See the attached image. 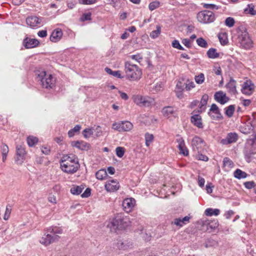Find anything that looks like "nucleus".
Listing matches in <instances>:
<instances>
[{
  "label": "nucleus",
  "mask_w": 256,
  "mask_h": 256,
  "mask_svg": "<svg viewBox=\"0 0 256 256\" xmlns=\"http://www.w3.org/2000/svg\"><path fill=\"white\" fill-rule=\"evenodd\" d=\"M248 8H246L244 10V12L246 14H250L252 16H255L256 15V10H254V6H250V4L248 6Z\"/></svg>",
  "instance_id": "obj_46"
},
{
  "label": "nucleus",
  "mask_w": 256,
  "mask_h": 256,
  "mask_svg": "<svg viewBox=\"0 0 256 256\" xmlns=\"http://www.w3.org/2000/svg\"><path fill=\"white\" fill-rule=\"evenodd\" d=\"M84 187L81 186H74L70 188V192L72 194L74 195H78L80 194L84 190Z\"/></svg>",
  "instance_id": "obj_33"
},
{
  "label": "nucleus",
  "mask_w": 256,
  "mask_h": 256,
  "mask_svg": "<svg viewBox=\"0 0 256 256\" xmlns=\"http://www.w3.org/2000/svg\"><path fill=\"white\" fill-rule=\"evenodd\" d=\"M255 86L250 80H246L242 86L241 91L242 94L250 96L252 94L254 90Z\"/></svg>",
  "instance_id": "obj_10"
},
{
  "label": "nucleus",
  "mask_w": 256,
  "mask_h": 256,
  "mask_svg": "<svg viewBox=\"0 0 256 256\" xmlns=\"http://www.w3.org/2000/svg\"><path fill=\"white\" fill-rule=\"evenodd\" d=\"M182 44L188 48L192 47L191 42L190 40L188 38H184L182 40Z\"/></svg>",
  "instance_id": "obj_56"
},
{
  "label": "nucleus",
  "mask_w": 256,
  "mask_h": 256,
  "mask_svg": "<svg viewBox=\"0 0 256 256\" xmlns=\"http://www.w3.org/2000/svg\"><path fill=\"white\" fill-rule=\"evenodd\" d=\"M197 44L203 48H206L208 46L206 41L202 38H199L196 40Z\"/></svg>",
  "instance_id": "obj_40"
},
{
  "label": "nucleus",
  "mask_w": 256,
  "mask_h": 256,
  "mask_svg": "<svg viewBox=\"0 0 256 256\" xmlns=\"http://www.w3.org/2000/svg\"><path fill=\"white\" fill-rule=\"evenodd\" d=\"M72 146L82 150H87L90 148L89 144L84 141H74L72 142Z\"/></svg>",
  "instance_id": "obj_20"
},
{
  "label": "nucleus",
  "mask_w": 256,
  "mask_h": 256,
  "mask_svg": "<svg viewBox=\"0 0 256 256\" xmlns=\"http://www.w3.org/2000/svg\"><path fill=\"white\" fill-rule=\"evenodd\" d=\"M134 102L140 106L148 107L154 105V100L149 96L136 95L134 96Z\"/></svg>",
  "instance_id": "obj_6"
},
{
  "label": "nucleus",
  "mask_w": 256,
  "mask_h": 256,
  "mask_svg": "<svg viewBox=\"0 0 256 256\" xmlns=\"http://www.w3.org/2000/svg\"><path fill=\"white\" fill-rule=\"evenodd\" d=\"M202 224L204 230H206L209 232L214 230L218 228V224L216 220L210 221L209 220H202Z\"/></svg>",
  "instance_id": "obj_12"
},
{
  "label": "nucleus",
  "mask_w": 256,
  "mask_h": 256,
  "mask_svg": "<svg viewBox=\"0 0 256 256\" xmlns=\"http://www.w3.org/2000/svg\"><path fill=\"white\" fill-rule=\"evenodd\" d=\"M105 71L108 74L112 75L116 78H124V76L121 75L120 71V70L114 71L110 68H106Z\"/></svg>",
  "instance_id": "obj_32"
},
{
  "label": "nucleus",
  "mask_w": 256,
  "mask_h": 256,
  "mask_svg": "<svg viewBox=\"0 0 256 256\" xmlns=\"http://www.w3.org/2000/svg\"><path fill=\"white\" fill-rule=\"evenodd\" d=\"M208 99V96L207 94H204L202 96L200 104H199L200 108V110H198L199 112H202L205 109V106L207 104Z\"/></svg>",
  "instance_id": "obj_30"
},
{
  "label": "nucleus",
  "mask_w": 256,
  "mask_h": 256,
  "mask_svg": "<svg viewBox=\"0 0 256 256\" xmlns=\"http://www.w3.org/2000/svg\"><path fill=\"white\" fill-rule=\"evenodd\" d=\"M122 132L129 131L133 127L132 124L128 121L122 122Z\"/></svg>",
  "instance_id": "obj_36"
},
{
  "label": "nucleus",
  "mask_w": 256,
  "mask_h": 256,
  "mask_svg": "<svg viewBox=\"0 0 256 256\" xmlns=\"http://www.w3.org/2000/svg\"><path fill=\"white\" fill-rule=\"evenodd\" d=\"M198 154H196V158L200 160L206 162L208 160V158L207 156L202 154L200 153V152H196Z\"/></svg>",
  "instance_id": "obj_50"
},
{
  "label": "nucleus",
  "mask_w": 256,
  "mask_h": 256,
  "mask_svg": "<svg viewBox=\"0 0 256 256\" xmlns=\"http://www.w3.org/2000/svg\"><path fill=\"white\" fill-rule=\"evenodd\" d=\"M195 81L198 84H202L204 80V74L202 73L195 76Z\"/></svg>",
  "instance_id": "obj_48"
},
{
  "label": "nucleus",
  "mask_w": 256,
  "mask_h": 256,
  "mask_svg": "<svg viewBox=\"0 0 256 256\" xmlns=\"http://www.w3.org/2000/svg\"><path fill=\"white\" fill-rule=\"evenodd\" d=\"M236 81L232 77H230V80L226 84V87L227 88L228 92L232 94H236L237 93L236 89Z\"/></svg>",
  "instance_id": "obj_19"
},
{
  "label": "nucleus",
  "mask_w": 256,
  "mask_h": 256,
  "mask_svg": "<svg viewBox=\"0 0 256 256\" xmlns=\"http://www.w3.org/2000/svg\"><path fill=\"white\" fill-rule=\"evenodd\" d=\"M81 126L80 124L76 125L73 128L70 129L68 132V136L70 138L73 137L74 135L78 134L81 129Z\"/></svg>",
  "instance_id": "obj_34"
},
{
  "label": "nucleus",
  "mask_w": 256,
  "mask_h": 256,
  "mask_svg": "<svg viewBox=\"0 0 256 256\" xmlns=\"http://www.w3.org/2000/svg\"><path fill=\"white\" fill-rule=\"evenodd\" d=\"M94 131L96 132V136H101L102 133V130H101V128L100 126H98L96 128Z\"/></svg>",
  "instance_id": "obj_64"
},
{
  "label": "nucleus",
  "mask_w": 256,
  "mask_h": 256,
  "mask_svg": "<svg viewBox=\"0 0 256 256\" xmlns=\"http://www.w3.org/2000/svg\"><path fill=\"white\" fill-rule=\"evenodd\" d=\"M40 44L38 40L36 38H26L22 42V44L26 48H31L37 46Z\"/></svg>",
  "instance_id": "obj_17"
},
{
  "label": "nucleus",
  "mask_w": 256,
  "mask_h": 256,
  "mask_svg": "<svg viewBox=\"0 0 256 256\" xmlns=\"http://www.w3.org/2000/svg\"><path fill=\"white\" fill-rule=\"evenodd\" d=\"M91 194V190L90 188H86L84 192L82 194L81 196L83 198H88Z\"/></svg>",
  "instance_id": "obj_57"
},
{
  "label": "nucleus",
  "mask_w": 256,
  "mask_h": 256,
  "mask_svg": "<svg viewBox=\"0 0 256 256\" xmlns=\"http://www.w3.org/2000/svg\"><path fill=\"white\" fill-rule=\"evenodd\" d=\"M60 168L62 170L68 174H74L76 172L79 167L78 162H60Z\"/></svg>",
  "instance_id": "obj_8"
},
{
  "label": "nucleus",
  "mask_w": 256,
  "mask_h": 256,
  "mask_svg": "<svg viewBox=\"0 0 256 256\" xmlns=\"http://www.w3.org/2000/svg\"><path fill=\"white\" fill-rule=\"evenodd\" d=\"M185 88V82L178 80L176 84V90H184Z\"/></svg>",
  "instance_id": "obj_51"
},
{
  "label": "nucleus",
  "mask_w": 256,
  "mask_h": 256,
  "mask_svg": "<svg viewBox=\"0 0 256 256\" xmlns=\"http://www.w3.org/2000/svg\"><path fill=\"white\" fill-rule=\"evenodd\" d=\"M46 233L40 240V242L44 245L48 246L58 240L60 236L57 234H62V229L60 227L52 226L44 230Z\"/></svg>",
  "instance_id": "obj_2"
},
{
  "label": "nucleus",
  "mask_w": 256,
  "mask_h": 256,
  "mask_svg": "<svg viewBox=\"0 0 256 256\" xmlns=\"http://www.w3.org/2000/svg\"><path fill=\"white\" fill-rule=\"evenodd\" d=\"M116 246L120 250H126L132 247L133 244L130 240H118Z\"/></svg>",
  "instance_id": "obj_14"
},
{
  "label": "nucleus",
  "mask_w": 256,
  "mask_h": 256,
  "mask_svg": "<svg viewBox=\"0 0 256 256\" xmlns=\"http://www.w3.org/2000/svg\"><path fill=\"white\" fill-rule=\"evenodd\" d=\"M135 200L132 198H130L124 200L122 205L124 210L126 212H129L132 210L135 206Z\"/></svg>",
  "instance_id": "obj_15"
},
{
  "label": "nucleus",
  "mask_w": 256,
  "mask_h": 256,
  "mask_svg": "<svg viewBox=\"0 0 256 256\" xmlns=\"http://www.w3.org/2000/svg\"><path fill=\"white\" fill-rule=\"evenodd\" d=\"M26 22L30 28H34L41 24L42 18L34 16H30L26 18Z\"/></svg>",
  "instance_id": "obj_16"
},
{
  "label": "nucleus",
  "mask_w": 256,
  "mask_h": 256,
  "mask_svg": "<svg viewBox=\"0 0 256 256\" xmlns=\"http://www.w3.org/2000/svg\"><path fill=\"white\" fill-rule=\"evenodd\" d=\"M190 218L188 216H186L183 218H178L174 220L173 223L180 227L186 224L189 222Z\"/></svg>",
  "instance_id": "obj_25"
},
{
  "label": "nucleus",
  "mask_w": 256,
  "mask_h": 256,
  "mask_svg": "<svg viewBox=\"0 0 256 256\" xmlns=\"http://www.w3.org/2000/svg\"><path fill=\"white\" fill-rule=\"evenodd\" d=\"M38 36H40V38H44V37L46 36H47V31H46V30H40L38 32Z\"/></svg>",
  "instance_id": "obj_62"
},
{
  "label": "nucleus",
  "mask_w": 256,
  "mask_h": 256,
  "mask_svg": "<svg viewBox=\"0 0 256 256\" xmlns=\"http://www.w3.org/2000/svg\"><path fill=\"white\" fill-rule=\"evenodd\" d=\"M130 57L136 61L140 62L142 60V58L140 54H134L130 56Z\"/></svg>",
  "instance_id": "obj_58"
},
{
  "label": "nucleus",
  "mask_w": 256,
  "mask_h": 256,
  "mask_svg": "<svg viewBox=\"0 0 256 256\" xmlns=\"http://www.w3.org/2000/svg\"><path fill=\"white\" fill-rule=\"evenodd\" d=\"M62 36V32L60 28L55 29L52 33L50 39L52 42H58Z\"/></svg>",
  "instance_id": "obj_21"
},
{
  "label": "nucleus",
  "mask_w": 256,
  "mask_h": 256,
  "mask_svg": "<svg viewBox=\"0 0 256 256\" xmlns=\"http://www.w3.org/2000/svg\"><path fill=\"white\" fill-rule=\"evenodd\" d=\"M96 2V0H79L80 3L82 4H92Z\"/></svg>",
  "instance_id": "obj_59"
},
{
  "label": "nucleus",
  "mask_w": 256,
  "mask_h": 256,
  "mask_svg": "<svg viewBox=\"0 0 256 256\" xmlns=\"http://www.w3.org/2000/svg\"><path fill=\"white\" fill-rule=\"evenodd\" d=\"M235 24V20L233 18L228 17L225 20V25L229 28L232 27Z\"/></svg>",
  "instance_id": "obj_43"
},
{
  "label": "nucleus",
  "mask_w": 256,
  "mask_h": 256,
  "mask_svg": "<svg viewBox=\"0 0 256 256\" xmlns=\"http://www.w3.org/2000/svg\"><path fill=\"white\" fill-rule=\"evenodd\" d=\"M130 224L129 219L122 214L116 216L108 225L112 232H116L125 228Z\"/></svg>",
  "instance_id": "obj_3"
},
{
  "label": "nucleus",
  "mask_w": 256,
  "mask_h": 256,
  "mask_svg": "<svg viewBox=\"0 0 256 256\" xmlns=\"http://www.w3.org/2000/svg\"><path fill=\"white\" fill-rule=\"evenodd\" d=\"M125 71L128 78L132 80H136L140 78L142 72L138 66L130 62L125 64Z\"/></svg>",
  "instance_id": "obj_5"
},
{
  "label": "nucleus",
  "mask_w": 256,
  "mask_h": 256,
  "mask_svg": "<svg viewBox=\"0 0 256 256\" xmlns=\"http://www.w3.org/2000/svg\"><path fill=\"white\" fill-rule=\"evenodd\" d=\"M160 33V27L156 26V30L152 31L150 34V36L152 38H156L158 37Z\"/></svg>",
  "instance_id": "obj_42"
},
{
  "label": "nucleus",
  "mask_w": 256,
  "mask_h": 256,
  "mask_svg": "<svg viewBox=\"0 0 256 256\" xmlns=\"http://www.w3.org/2000/svg\"><path fill=\"white\" fill-rule=\"evenodd\" d=\"M108 176L107 172L104 169H101L98 170L96 174V178L100 180H103Z\"/></svg>",
  "instance_id": "obj_35"
},
{
  "label": "nucleus",
  "mask_w": 256,
  "mask_h": 256,
  "mask_svg": "<svg viewBox=\"0 0 256 256\" xmlns=\"http://www.w3.org/2000/svg\"><path fill=\"white\" fill-rule=\"evenodd\" d=\"M235 111V105L232 104L228 106L225 110V114L228 118H231Z\"/></svg>",
  "instance_id": "obj_38"
},
{
  "label": "nucleus",
  "mask_w": 256,
  "mask_h": 256,
  "mask_svg": "<svg viewBox=\"0 0 256 256\" xmlns=\"http://www.w3.org/2000/svg\"><path fill=\"white\" fill-rule=\"evenodd\" d=\"M11 206L10 205L6 206V212L4 216V220H7L9 218L10 214L11 212Z\"/></svg>",
  "instance_id": "obj_52"
},
{
  "label": "nucleus",
  "mask_w": 256,
  "mask_h": 256,
  "mask_svg": "<svg viewBox=\"0 0 256 256\" xmlns=\"http://www.w3.org/2000/svg\"><path fill=\"white\" fill-rule=\"evenodd\" d=\"M204 7L208 9H214L216 7V6L214 4H204Z\"/></svg>",
  "instance_id": "obj_63"
},
{
  "label": "nucleus",
  "mask_w": 256,
  "mask_h": 256,
  "mask_svg": "<svg viewBox=\"0 0 256 256\" xmlns=\"http://www.w3.org/2000/svg\"><path fill=\"white\" fill-rule=\"evenodd\" d=\"M195 86V84L194 82H189L188 84L185 83V88L186 90H190L192 88Z\"/></svg>",
  "instance_id": "obj_61"
},
{
  "label": "nucleus",
  "mask_w": 256,
  "mask_h": 256,
  "mask_svg": "<svg viewBox=\"0 0 256 256\" xmlns=\"http://www.w3.org/2000/svg\"><path fill=\"white\" fill-rule=\"evenodd\" d=\"M248 174L244 172L240 169H237L234 172V176L238 179L244 178H246Z\"/></svg>",
  "instance_id": "obj_37"
},
{
  "label": "nucleus",
  "mask_w": 256,
  "mask_h": 256,
  "mask_svg": "<svg viewBox=\"0 0 256 256\" xmlns=\"http://www.w3.org/2000/svg\"><path fill=\"white\" fill-rule=\"evenodd\" d=\"M214 100L222 104H224V92L222 90L216 92L214 94Z\"/></svg>",
  "instance_id": "obj_27"
},
{
  "label": "nucleus",
  "mask_w": 256,
  "mask_h": 256,
  "mask_svg": "<svg viewBox=\"0 0 256 256\" xmlns=\"http://www.w3.org/2000/svg\"><path fill=\"white\" fill-rule=\"evenodd\" d=\"M38 142V138L36 137L30 136L27 138V143L28 145L32 147L34 146Z\"/></svg>",
  "instance_id": "obj_39"
},
{
  "label": "nucleus",
  "mask_w": 256,
  "mask_h": 256,
  "mask_svg": "<svg viewBox=\"0 0 256 256\" xmlns=\"http://www.w3.org/2000/svg\"><path fill=\"white\" fill-rule=\"evenodd\" d=\"M78 160H76L75 156L74 155H65L60 160V163H66V162H77Z\"/></svg>",
  "instance_id": "obj_28"
},
{
  "label": "nucleus",
  "mask_w": 256,
  "mask_h": 256,
  "mask_svg": "<svg viewBox=\"0 0 256 256\" xmlns=\"http://www.w3.org/2000/svg\"><path fill=\"white\" fill-rule=\"evenodd\" d=\"M2 154H7L8 152V148L7 145L2 144L1 146Z\"/></svg>",
  "instance_id": "obj_60"
},
{
  "label": "nucleus",
  "mask_w": 256,
  "mask_h": 256,
  "mask_svg": "<svg viewBox=\"0 0 256 256\" xmlns=\"http://www.w3.org/2000/svg\"><path fill=\"white\" fill-rule=\"evenodd\" d=\"M124 152L125 149L123 147L118 146L117 147L116 149V154L118 158H122L124 156Z\"/></svg>",
  "instance_id": "obj_45"
},
{
  "label": "nucleus",
  "mask_w": 256,
  "mask_h": 256,
  "mask_svg": "<svg viewBox=\"0 0 256 256\" xmlns=\"http://www.w3.org/2000/svg\"><path fill=\"white\" fill-rule=\"evenodd\" d=\"M91 13L90 12H86L84 14L82 17L81 20L82 21L89 20H91Z\"/></svg>",
  "instance_id": "obj_53"
},
{
  "label": "nucleus",
  "mask_w": 256,
  "mask_h": 256,
  "mask_svg": "<svg viewBox=\"0 0 256 256\" xmlns=\"http://www.w3.org/2000/svg\"><path fill=\"white\" fill-rule=\"evenodd\" d=\"M238 138V134L236 132L228 133L225 138V144L236 142Z\"/></svg>",
  "instance_id": "obj_24"
},
{
  "label": "nucleus",
  "mask_w": 256,
  "mask_h": 256,
  "mask_svg": "<svg viewBox=\"0 0 256 256\" xmlns=\"http://www.w3.org/2000/svg\"><path fill=\"white\" fill-rule=\"evenodd\" d=\"M191 122L196 126L199 128H203V124L202 122L201 116L198 114L193 115L190 118Z\"/></svg>",
  "instance_id": "obj_23"
},
{
  "label": "nucleus",
  "mask_w": 256,
  "mask_h": 256,
  "mask_svg": "<svg viewBox=\"0 0 256 256\" xmlns=\"http://www.w3.org/2000/svg\"><path fill=\"white\" fill-rule=\"evenodd\" d=\"M208 115L214 120H220L222 118V116L217 105L212 104L208 112Z\"/></svg>",
  "instance_id": "obj_11"
},
{
  "label": "nucleus",
  "mask_w": 256,
  "mask_h": 256,
  "mask_svg": "<svg viewBox=\"0 0 256 256\" xmlns=\"http://www.w3.org/2000/svg\"><path fill=\"white\" fill-rule=\"evenodd\" d=\"M122 122L119 123L115 122L112 124V128L118 132H122Z\"/></svg>",
  "instance_id": "obj_54"
},
{
  "label": "nucleus",
  "mask_w": 256,
  "mask_h": 256,
  "mask_svg": "<svg viewBox=\"0 0 256 256\" xmlns=\"http://www.w3.org/2000/svg\"><path fill=\"white\" fill-rule=\"evenodd\" d=\"M154 140V136L152 134L146 133L145 134L146 145L148 146Z\"/></svg>",
  "instance_id": "obj_41"
},
{
  "label": "nucleus",
  "mask_w": 256,
  "mask_h": 256,
  "mask_svg": "<svg viewBox=\"0 0 256 256\" xmlns=\"http://www.w3.org/2000/svg\"><path fill=\"white\" fill-rule=\"evenodd\" d=\"M92 128H86L82 131V134L85 138H88L93 134Z\"/></svg>",
  "instance_id": "obj_49"
},
{
  "label": "nucleus",
  "mask_w": 256,
  "mask_h": 256,
  "mask_svg": "<svg viewBox=\"0 0 256 256\" xmlns=\"http://www.w3.org/2000/svg\"><path fill=\"white\" fill-rule=\"evenodd\" d=\"M172 46L173 48H177L180 50H184V48L180 45L179 41L174 40L172 43Z\"/></svg>",
  "instance_id": "obj_47"
},
{
  "label": "nucleus",
  "mask_w": 256,
  "mask_h": 256,
  "mask_svg": "<svg viewBox=\"0 0 256 256\" xmlns=\"http://www.w3.org/2000/svg\"><path fill=\"white\" fill-rule=\"evenodd\" d=\"M198 20L200 23L208 24L212 22L215 19L213 12L210 10H203L199 12L196 16Z\"/></svg>",
  "instance_id": "obj_7"
},
{
  "label": "nucleus",
  "mask_w": 256,
  "mask_h": 256,
  "mask_svg": "<svg viewBox=\"0 0 256 256\" xmlns=\"http://www.w3.org/2000/svg\"><path fill=\"white\" fill-rule=\"evenodd\" d=\"M238 40L240 46L245 49H249L252 46V41L245 28H240Z\"/></svg>",
  "instance_id": "obj_4"
},
{
  "label": "nucleus",
  "mask_w": 256,
  "mask_h": 256,
  "mask_svg": "<svg viewBox=\"0 0 256 256\" xmlns=\"http://www.w3.org/2000/svg\"><path fill=\"white\" fill-rule=\"evenodd\" d=\"M177 142L178 144V148L180 150V154H182L184 156H188V150L185 146L184 142L182 138H180L177 139Z\"/></svg>",
  "instance_id": "obj_22"
},
{
  "label": "nucleus",
  "mask_w": 256,
  "mask_h": 256,
  "mask_svg": "<svg viewBox=\"0 0 256 256\" xmlns=\"http://www.w3.org/2000/svg\"><path fill=\"white\" fill-rule=\"evenodd\" d=\"M208 56L212 59L218 58L220 56V53L217 52L216 50L214 48H210L206 52Z\"/></svg>",
  "instance_id": "obj_31"
},
{
  "label": "nucleus",
  "mask_w": 256,
  "mask_h": 256,
  "mask_svg": "<svg viewBox=\"0 0 256 256\" xmlns=\"http://www.w3.org/2000/svg\"><path fill=\"white\" fill-rule=\"evenodd\" d=\"M162 112L163 116L168 118H170V116H174V118L177 116L176 110L174 107L171 106H166L163 108L162 110Z\"/></svg>",
  "instance_id": "obj_18"
},
{
  "label": "nucleus",
  "mask_w": 256,
  "mask_h": 256,
  "mask_svg": "<svg viewBox=\"0 0 256 256\" xmlns=\"http://www.w3.org/2000/svg\"><path fill=\"white\" fill-rule=\"evenodd\" d=\"M244 186L248 189H251L255 186V183L254 181L246 182H244Z\"/></svg>",
  "instance_id": "obj_55"
},
{
  "label": "nucleus",
  "mask_w": 256,
  "mask_h": 256,
  "mask_svg": "<svg viewBox=\"0 0 256 256\" xmlns=\"http://www.w3.org/2000/svg\"><path fill=\"white\" fill-rule=\"evenodd\" d=\"M16 155H17V158L16 159V161L18 162V161L20 160L19 158H22V160L24 158L25 154H26V151L25 149L21 145H18L16 146Z\"/></svg>",
  "instance_id": "obj_26"
},
{
  "label": "nucleus",
  "mask_w": 256,
  "mask_h": 256,
  "mask_svg": "<svg viewBox=\"0 0 256 256\" xmlns=\"http://www.w3.org/2000/svg\"><path fill=\"white\" fill-rule=\"evenodd\" d=\"M204 142L200 137L195 136L192 140V146L195 152H201V150L204 146Z\"/></svg>",
  "instance_id": "obj_9"
},
{
  "label": "nucleus",
  "mask_w": 256,
  "mask_h": 256,
  "mask_svg": "<svg viewBox=\"0 0 256 256\" xmlns=\"http://www.w3.org/2000/svg\"><path fill=\"white\" fill-rule=\"evenodd\" d=\"M220 213V210L218 208H208L204 211V214L206 216H217Z\"/></svg>",
  "instance_id": "obj_29"
},
{
  "label": "nucleus",
  "mask_w": 256,
  "mask_h": 256,
  "mask_svg": "<svg viewBox=\"0 0 256 256\" xmlns=\"http://www.w3.org/2000/svg\"><path fill=\"white\" fill-rule=\"evenodd\" d=\"M105 189L108 192H114L120 188L119 182L116 180H109L106 182Z\"/></svg>",
  "instance_id": "obj_13"
},
{
  "label": "nucleus",
  "mask_w": 256,
  "mask_h": 256,
  "mask_svg": "<svg viewBox=\"0 0 256 256\" xmlns=\"http://www.w3.org/2000/svg\"><path fill=\"white\" fill-rule=\"evenodd\" d=\"M34 72L36 79L42 88L50 89L55 86L56 79L52 74L44 70H38Z\"/></svg>",
  "instance_id": "obj_1"
},
{
  "label": "nucleus",
  "mask_w": 256,
  "mask_h": 256,
  "mask_svg": "<svg viewBox=\"0 0 256 256\" xmlns=\"http://www.w3.org/2000/svg\"><path fill=\"white\" fill-rule=\"evenodd\" d=\"M160 6V2L158 1H154L151 2L148 5V8L150 10L152 11L156 8H158Z\"/></svg>",
  "instance_id": "obj_44"
}]
</instances>
